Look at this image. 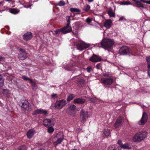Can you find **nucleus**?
Wrapping results in <instances>:
<instances>
[{
  "instance_id": "nucleus-1",
  "label": "nucleus",
  "mask_w": 150,
  "mask_h": 150,
  "mask_svg": "<svg viewBox=\"0 0 150 150\" xmlns=\"http://www.w3.org/2000/svg\"><path fill=\"white\" fill-rule=\"evenodd\" d=\"M114 44V42L111 39L106 38L103 39L100 43L102 47L108 51L112 48Z\"/></svg>"
},
{
  "instance_id": "nucleus-2",
  "label": "nucleus",
  "mask_w": 150,
  "mask_h": 150,
  "mask_svg": "<svg viewBox=\"0 0 150 150\" xmlns=\"http://www.w3.org/2000/svg\"><path fill=\"white\" fill-rule=\"evenodd\" d=\"M66 104V101L64 99L57 100L54 104H52L50 106L52 109H61L64 107Z\"/></svg>"
},
{
  "instance_id": "nucleus-3",
  "label": "nucleus",
  "mask_w": 150,
  "mask_h": 150,
  "mask_svg": "<svg viewBox=\"0 0 150 150\" xmlns=\"http://www.w3.org/2000/svg\"><path fill=\"white\" fill-rule=\"evenodd\" d=\"M54 139L56 140L54 142V146H56L58 144H60L64 139L63 134L62 132H59L55 136Z\"/></svg>"
},
{
  "instance_id": "nucleus-4",
  "label": "nucleus",
  "mask_w": 150,
  "mask_h": 150,
  "mask_svg": "<svg viewBox=\"0 0 150 150\" xmlns=\"http://www.w3.org/2000/svg\"><path fill=\"white\" fill-rule=\"evenodd\" d=\"M119 53L120 55H125L126 54H132L133 52L128 47L123 46L120 48L119 51Z\"/></svg>"
},
{
  "instance_id": "nucleus-5",
  "label": "nucleus",
  "mask_w": 150,
  "mask_h": 150,
  "mask_svg": "<svg viewBox=\"0 0 150 150\" xmlns=\"http://www.w3.org/2000/svg\"><path fill=\"white\" fill-rule=\"evenodd\" d=\"M80 120L81 122L83 124L88 117V114L87 111L82 109L81 111Z\"/></svg>"
},
{
  "instance_id": "nucleus-6",
  "label": "nucleus",
  "mask_w": 150,
  "mask_h": 150,
  "mask_svg": "<svg viewBox=\"0 0 150 150\" xmlns=\"http://www.w3.org/2000/svg\"><path fill=\"white\" fill-rule=\"evenodd\" d=\"M19 105L24 109L26 110H28L30 107V104L27 100H21V103H19Z\"/></svg>"
},
{
  "instance_id": "nucleus-7",
  "label": "nucleus",
  "mask_w": 150,
  "mask_h": 150,
  "mask_svg": "<svg viewBox=\"0 0 150 150\" xmlns=\"http://www.w3.org/2000/svg\"><path fill=\"white\" fill-rule=\"evenodd\" d=\"M43 123L45 127H48L49 126L53 125L55 123V120L53 119H46L44 120Z\"/></svg>"
},
{
  "instance_id": "nucleus-8",
  "label": "nucleus",
  "mask_w": 150,
  "mask_h": 150,
  "mask_svg": "<svg viewBox=\"0 0 150 150\" xmlns=\"http://www.w3.org/2000/svg\"><path fill=\"white\" fill-rule=\"evenodd\" d=\"M101 81L104 85H110L112 83L113 80L112 78H103L101 79Z\"/></svg>"
},
{
  "instance_id": "nucleus-9",
  "label": "nucleus",
  "mask_w": 150,
  "mask_h": 150,
  "mask_svg": "<svg viewBox=\"0 0 150 150\" xmlns=\"http://www.w3.org/2000/svg\"><path fill=\"white\" fill-rule=\"evenodd\" d=\"M89 59L93 62H97L100 61L101 60V57L93 54V56L90 58Z\"/></svg>"
},
{
  "instance_id": "nucleus-10",
  "label": "nucleus",
  "mask_w": 150,
  "mask_h": 150,
  "mask_svg": "<svg viewBox=\"0 0 150 150\" xmlns=\"http://www.w3.org/2000/svg\"><path fill=\"white\" fill-rule=\"evenodd\" d=\"M62 32L63 33L66 34L70 33L72 29L70 25L67 24L64 28H61Z\"/></svg>"
},
{
  "instance_id": "nucleus-11",
  "label": "nucleus",
  "mask_w": 150,
  "mask_h": 150,
  "mask_svg": "<svg viewBox=\"0 0 150 150\" xmlns=\"http://www.w3.org/2000/svg\"><path fill=\"white\" fill-rule=\"evenodd\" d=\"M147 116L146 113L144 112L141 119L139 121L138 124L139 125H142L145 124L147 121Z\"/></svg>"
},
{
  "instance_id": "nucleus-12",
  "label": "nucleus",
  "mask_w": 150,
  "mask_h": 150,
  "mask_svg": "<svg viewBox=\"0 0 150 150\" xmlns=\"http://www.w3.org/2000/svg\"><path fill=\"white\" fill-rule=\"evenodd\" d=\"M123 117H120L116 121L114 125V127L116 128L121 126L123 122Z\"/></svg>"
},
{
  "instance_id": "nucleus-13",
  "label": "nucleus",
  "mask_w": 150,
  "mask_h": 150,
  "mask_svg": "<svg viewBox=\"0 0 150 150\" xmlns=\"http://www.w3.org/2000/svg\"><path fill=\"white\" fill-rule=\"evenodd\" d=\"M20 52V54L19 55V59L21 60H23L26 58L27 54L25 50L21 48L19 49Z\"/></svg>"
},
{
  "instance_id": "nucleus-14",
  "label": "nucleus",
  "mask_w": 150,
  "mask_h": 150,
  "mask_svg": "<svg viewBox=\"0 0 150 150\" xmlns=\"http://www.w3.org/2000/svg\"><path fill=\"white\" fill-rule=\"evenodd\" d=\"M90 46L89 44H87L84 42H82L77 47V48L78 50L82 51L88 48Z\"/></svg>"
},
{
  "instance_id": "nucleus-15",
  "label": "nucleus",
  "mask_w": 150,
  "mask_h": 150,
  "mask_svg": "<svg viewBox=\"0 0 150 150\" xmlns=\"http://www.w3.org/2000/svg\"><path fill=\"white\" fill-rule=\"evenodd\" d=\"M141 141L143 140L147 136V133L145 131L137 132Z\"/></svg>"
},
{
  "instance_id": "nucleus-16",
  "label": "nucleus",
  "mask_w": 150,
  "mask_h": 150,
  "mask_svg": "<svg viewBox=\"0 0 150 150\" xmlns=\"http://www.w3.org/2000/svg\"><path fill=\"white\" fill-rule=\"evenodd\" d=\"M23 37L25 40H29L32 37V33L30 32H27L23 35Z\"/></svg>"
},
{
  "instance_id": "nucleus-17",
  "label": "nucleus",
  "mask_w": 150,
  "mask_h": 150,
  "mask_svg": "<svg viewBox=\"0 0 150 150\" xmlns=\"http://www.w3.org/2000/svg\"><path fill=\"white\" fill-rule=\"evenodd\" d=\"M35 131L33 129L29 130L27 133V136L29 139L31 138L34 136Z\"/></svg>"
},
{
  "instance_id": "nucleus-18",
  "label": "nucleus",
  "mask_w": 150,
  "mask_h": 150,
  "mask_svg": "<svg viewBox=\"0 0 150 150\" xmlns=\"http://www.w3.org/2000/svg\"><path fill=\"white\" fill-rule=\"evenodd\" d=\"M86 101V100L81 98H78L75 99L74 100V102L75 103L83 104Z\"/></svg>"
},
{
  "instance_id": "nucleus-19",
  "label": "nucleus",
  "mask_w": 150,
  "mask_h": 150,
  "mask_svg": "<svg viewBox=\"0 0 150 150\" xmlns=\"http://www.w3.org/2000/svg\"><path fill=\"white\" fill-rule=\"evenodd\" d=\"M112 24V22L110 20H106L104 23V26L107 28H109L110 27Z\"/></svg>"
},
{
  "instance_id": "nucleus-20",
  "label": "nucleus",
  "mask_w": 150,
  "mask_h": 150,
  "mask_svg": "<svg viewBox=\"0 0 150 150\" xmlns=\"http://www.w3.org/2000/svg\"><path fill=\"white\" fill-rule=\"evenodd\" d=\"M132 140L133 142H139L141 141L137 132L133 136Z\"/></svg>"
},
{
  "instance_id": "nucleus-21",
  "label": "nucleus",
  "mask_w": 150,
  "mask_h": 150,
  "mask_svg": "<svg viewBox=\"0 0 150 150\" xmlns=\"http://www.w3.org/2000/svg\"><path fill=\"white\" fill-rule=\"evenodd\" d=\"M118 148L117 145H112L109 147L108 150H117Z\"/></svg>"
},
{
  "instance_id": "nucleus-22",
  "label": "nucleus",
  "mask_w": 150,
  "mask_h": 150,
  "mask_svg": "<svg viewBox=\"0 0 150 150\" xmlns=\"http://www.w3.org/2000/svg\"><path fill=\"white\" fill-rule=\"evenodd\" d=\"M121 147L125 149H130L131 148L130 147L128 144H125L121 145Z\"/></svg>"
},
{
  "instance_id": "nucleus-23",
  "label": "nucleus",
  "mask_w": 150,
  "mask_h": 150,
  "mask_svg": "<svg viewBox=\"0 0 150 150\" xmlns=\"http://www.w3.org/2000/svg\"><path fill=\"white\" fill-rule=\"evenodd\" d=\"M108 12L109 15L110 17L115 16V13L113 12L112 10V9H109Z\"/></svg>"
},
{
  "instance_id": "nucleus-24",
  "label": "nucleus",
  "mask_w": 150,
  "mask_h": 150,
  "mask_svg": "<svg viewBox=\"0 0 150 150\" xmlns=\"http://www.w3.org/2000/svg\"><path fill=\"white\" fill-rule=\"evenodd\" d=\"M103 133L105 136H108L110 134V131L108 129H105L104 130Z\"/></svg>"
},
{
  "instance_id": "nucleus-25",
  "label": "nucleus",
  "mask_w": 150,
  "mask_h": 150,
  "mask_svg": "<svg viewBox=\"0 0 150 150\" xmlns=\"http://www.w3.org/2000/svg\"><path fill=\"white\" fill-rule=\"evenodd\" d=\"M10 11L11 13L13 14H16L19 12V10L15 8H13L11 9Z\"/></svg>"
},
{
  "instance_id": "nucleus-26",
  "label": "nucleus",
  "mask_w": 150,
  "mask_h": 150,
  "mask_svg": "<svg viewBox=\"0 0 150 150\" xmlns=\"http://www.w3.org/2000/svg\"><path fill=\"white\" fill-rule=\"evenodd\" d=\"M30 83L31 84L33 89H36L37 88V86L35 83L32 80H30Z\"/></svg>"
},
{
  "instance_id": "nucleus-27",
  "label": "nucleus",
  "mask_w": 150,
  "mask_h": 150,
  "mask_svg": "<svg viewBox=\"0 0 150 150\" xmlns=\"http://www.w3.org/2000/svg\"><path fill=\"white\" fill-rule=\"evenodd\" d=\"M76 109V106L74 105H71L69 107V110L71 111H74Z\"/></svg>"
},
{
  "instance_id": "nucleus-28",
  "label": "nucleus",
  "mask_w": 150,
  "mask_h": 150,
  "mask_svg": "<svg viewBox=\"0 0 150 150\" xmlns=\"http://www.w3.org/2000/svg\"><path fill=\"white\" fill-rule=\"evenodd\" d=\"M90 8V6L88 5H85L83 8V10L87 12L88 11Z\"/></svg>"
},
{
  "instance_id": "nucleus-29",
  "label": "nucleus",
  "mask_w": 150,
  "mask_h": 150,
  "mask_svg": "<svg viewBox=\"0 0 150 150\" xmlns=\"http://www.w3.org/2000/svg\"><path fill=\"white\" fill-rule=\"evenodd\" d=\"M75 97V95L73 94H71L68 96L67 100L68 101H70Z\"/></svg>"
},
{
  "instance_id": "nucleus-30",
  "label": "nucleus",
  "mask_w": 150,
  "mask_h": 150,
  "mask_svg": "<svg viewBox=\"0 0 150 150\" xmlns=\"http://www.w3.org/2000/svg\"><path fill=\"white\" fill-rule=\"evenodd\" d=\"M136 3L137 4V7H142L143 8H144L143 4H142L138 0L137 1Z\"/></svg>"
},
{
  "instance_id": "nucleus-31",
  "label": "nucleus",
  "mask_w": 150,
  "mask_h": 150,
  "mask_svg": "<svg viewBox=\"0 0 150 150\" xmlns=\"http://www.w3.org/2000/svg\"><path fill=\"white\" fill-rule=\"evenodd\" d=\"M70 11L71 12H80V10L78 8H71L70 9Z\"/></svg>"
},
{
  "instance_id": "nucleus-32",
  "label": "nucleus",
  "mask_w": 150,
  "mask_h": 150,
  "mask_svg": "<svg viewBox=\"0 0 150 150\" xmlns=\"http://www.w3.org/2000/svg\"><path fill=\"white\" fill-rule=\"evenodd\" d=\"M4 80L2 78L1 75H0V87L4 85Z\"/></svg>"
},
{
  "instance_id": "nucleus-33",
  "label": "nucleus",
  "mask_w": 150,
  "mask_h": 150,
  "mask_svg": "<svg viewBox=\"0 0 150 150\" xmlns=\"http://www.w3.org/2000/svg\"><path fill=\"white\" fill-rule=\"evenodd\" d=\"M65 4V3L64 1L61 0L60 1V2L57 4V5L59 6H64Z\"/></svg>"
},
{
  "instance_id": "nucleus-34",
  "label": "nucleus",
  "mask_w": 150,
  "mask_h": 150,
  "mask_svg": "<svg viewBox=\"0 0 150 150\" xmlns=\"http://www.w3.org/2000/svg\"><path fill=\"white\" fill-rule=\"evenodd\" d=\"M66 18L67 20V24L70 25V23L71 22L70 17L69 16H67L66 17Z\"/></svg>"
},
{
  "instance_id": "nucleus-35",
  "label": "nucleus",
  "mask_w": 150,
  "mask_h": 150,
  "mask_svg": "<svg viewBox=\"0 0 150 150\" xmlns=\"http://www.w3.org/2000/svg\"><path fill=\"white\" fill-rule=\"evenodd\" d=\"M40 114H43L44 115H46L47 114V111L42 109H40Z\"/></svg>"
},
{
  "instance_id": "nucleus-36",
  "label": "nucleus",
  "mask_w": 150,
  "mask_h": 150,
  "mask_svg": "<svg viewBox=\"0 0 150 150\" xmlns=\"http://www.w3.org/2000/svg\"><path fill=\"white\" fill-rule=\"evenodd\" d=\"M54 131V129L52 127H50L48 129V132L49 133H52Z\"/></svg>"
},
{
  "instance_id": "nucleus-37",
  "label": "nucleus",
  "mask_w": 150,
  "mask_h": 150,
  "mask_svg": "<svg viewBox=\"0 0 150 150\" xmlns=\"http://www.w3.org/2000/svg\"><path fill=\"white\" fill-rule=\"evenodd\" d=\"M97 99L96 98H90V100L92 102L94 103L97 102Z\"/></svg>"
},
{
  "instance_id": "nucleus-38",
  "label": "nucleus",
  "mask_w": 150,
  "mask_h": 150,
  "mask_svg": "<svg viewBox=\"0 0 150 150\" xmlns=\"http://www.w3.org/2000/svg\"><path fill=\"white\" fill-rule=\"evenodd\" d=\"M40 109H38L34 111L33 115H37L40 114Z\"/></svg>"
},
{
  "instance_id": "nucleus-39",
  "label": "nucleus",
  "mask_w": 150,
  "mask_h": 150,
  "mask_svg": "<svg viewBox=\"0 0 150 150\" xmlns=\"http://www.w3.org/2000/svg\"><path fill=\"white\" fill-rule=\"evenodd\" d=\"M52 98L53 99H55L57 98L58 96L57 94L53 93L51 95Z\"/></svg>"
},
{
  "instance_id": "nucleus-40",
  "label": "nucleus",
  "mask_w": 150,
  "mask_h": 150,
  "mask_svg": "<svg viewBox=\"0 0 150 150\" xmlns=\"http://www.w3.org/2000/svg\"><path fill=\"white\" fill-rule=\"evenodd\" d=\"M131 3L129 1H124L122 2V3L121 4L122 5H128L131 4Z\"/></svg>"
},
{
  "instance_id": "nucleus-41",
  "label": "nucleus",
  "mask_w": 150,
  "mask_h": 150,
  "mask_svg": "<svg viewBox=\"0 0 150 150\" xmlns=\"http://www.w3.org/2000/svg\"><path fill=\"white\" fill-rule=\"evenodd\" d=\"M146 59L148 65L150 66V56L146 57Z\"/></svg>"
},
{
  "instance_id": "nucleus-42",
  "label": "nucleus",
  "mask_w": 150,
  "mask_h": 150,
  "mask_svg": "<svg viewBox=\"0 0 150 150\" xmlns=\"http://www.w3.org/2000/svg\"><path fill=\"white\" fill-rule=\"evenodd\" d=\"M22 78L24 80L27 81L28 80L30 81V80H32L31 79H30V78H28V77L25 76H22Z\"/></svg>"
},
{
  "instance_id": "nucleus-43",
  "label": "nucleus",
  "mask_w": 150,
  "mask_h": 150,
  "mask_svg": "<svg viewBox=\"0 0 150 150\" xmlns=\"http://www.w3.org/2000/svg\"><path fill=\"white\" fill-rule=\"evenodd\" d=\"M92 20L89 17L88 18L86 19V22L88 24H90Z\"/></svg>"
},
{
  "instance_id": "nucleus-44",
  "label": "nucleus",
  "mask_w": 150,
  "mask_h": 150,
  "mask_svg": "<svg viewBox=\"0 0 150 150\" xmlns=\"http://www.w3.org/2000/svg\"><path fill=\"white\" fill-rule=\"evenodd\" d=\"M86 71L88 72H90L92 70V69L91 67H88L86 69Z\"/></svg>"
},
{
  "instance_id": "nucleus-45",
  "label": "nucleus",
  "mask_w": 150,
  "mask_h": 150,
  "mask_svg": "<svg viewBox=\"0 0 150 150\" xmlns=\"http://www.w3.org/2000/svg\"><path fill=\"white\" fill-rule=\"evenodd\" d=\"M141 1L144 3L149 4H150V0L149 1H146L144 0H140Z\"/></svg>"
},
{
  "instance_id": "nucleus-46",
  "label": "nucleus",
  "mask_w": 150,
  "mask_h": 150,
  "mask_svg": "<svg viewBox=\"0 0 150 150\" xmlns=\"http://www.w3.org/2000/svg\"><path fill=\"white\" fill-rule=\"evenodd\" d=\"M101 64H98L96 65V68L97 69H101Z\"/></svg>"
},
{
  "instance_id": "nucleus-47",
  "label": "nucleus",
  "mask_w": 150,
  "mask_h": 150,
  "mask_svg": "<svg viewBox=\"0 0 150 150\" xmlns=\"http://www.w3.org/2000/svg\"><path fill=\"white\" fill-rule=\"evenodd\" d=\"M147 67L148 69L147 70L148 74L150 76V65H148Z\"/></svg>"
},
{
  "instance_id": "nucleus-48",
  "label": "nucleus",
  "mask_w": 150,
  "mask_h": 150,
  "mask_svg": "<svg viewBox=\"0 0 150 150\" xmlns=\"http://www.w3.org/2000/svg\"><path fill=\"white\" fill-rule=\"evenodd\" d=\"M60 32H62V30H61V29H60L57 30L55 31L56 34Z\"/></svg>"
},
{
  "instance_id": "nucleus-49",
  "label": "nucleus",
  "mask_w": 150,
  "mask_h": 150,
  "mask_svg": "<svg viewBox=\"0 0 150 150\" xmlns=\"http://www.w3.org/2000/svg\"><path fill=\"white\" fill-rule=\"evenodd\" d=\"M103 76L105 77H108L109 76V74L108 73H105L103 74Z\"/></svg>"
},
{
  "instance_id": "nucleus-50",
  "label": "nucleus",
  "mask_w": 150,
  "mask_h": 150,
  "mask_svg": "<svg viewBox=\"0 0 150 150\" xmlns=\"http://www.w3.org/2000/svg\"><path fill=\"white\" fill-rule=\"evenodd\" d=\"M123 20H126V19L123 16L121 17L119 19V21H122Z\"/></svg>"
},
{
  "instance_id": "nucleus-51",
  "label": "nucleus",
  "mask_w": 150,
  "mask_h": 150,
  "mask_svg": "<svg viewBox=\"0 0 150 150\" xmlns=\"http://www.w3.org/2000/svg\"><path fill=\"white\" fill-rule=\"evenodd\" d=\"M117 143L118 144L120 145V146L121 147V145H123V144H122V141L120 140H119L118 141V142H117Z\"/></svg>"
},
{
  "instance_id": "nucleus-52",
  "label": "nucleus",
  "mask_w": 150,
  "mask_h": 150,
  "mask_svg": "<svg viewBox=\"0 0 150 150\" xmlns=\"http://www.w3.org/2000/svg\"><path fill=\"white\" fill-rule=\"evenodd\" d=\"M32 6V5H26L25 6V7L28 8H30L31 6Z\"/></svg>"
},
{
  "instance_id": "nucleus-53",
  "label": "nucleus",
  "mask_w": 150,
  "mask_h": 150,
  "mask_svg": "<svg viewBox=\"0 0 150 150\" xmlns=\"http://www.w3.org/2000/svg\"><path fill=\"white\" fill-rule=\"evenodd\" d=\"M4 57H0V61H1L4 60Z\"/></svg>"
},
{
  "instance_id": "nucleus-54",
  "label": "nucleus",
  "mask_w": 150,
  "mask_h": 150,
  "mask_svg": "<svg viewBox=\"0 0 150 150\" xmlns=\"http://www.w3.org/2000/svg\"><path fill=\"white\" fill-rule=\"evenodd\" d=\"M88 1L89 2H92L93 1V0H88Z\"/></svg>"
},
{
  "instance_id": "nucleus-55",
  "label": "nucleus",
  "mask_w": 150,
  "mask_h": 150,
  "mask_svg": "<svg viewBox=\"0 0 150 150\" xmlns=\"http://www.w3.org/2000/svg\"><path fill=\"white\" fill-rule=\"evenodd\" d=\"M73 34L75 36H76V37H77V34L76 33H74V32H73Z\"/></svg>"
},
{
  "instance_id": "nucleus-56",
  "label": "nucleus",
  "mask_w": 150,
  "mask_h": 150,
  "mask_svg": "<svg viewBox=\"0 0 150 150\" xmlns=\"http://www.w3.org/2000/svg\"><path fill=\"white\" fill-rule=\"evenodd\" d=\"M6 1H11L12 0H5Z\"/></svg>"
},
{
  "instance_id": "nucleus-57",
  "label": "nucleus",
  "mask_w": 150,
  "mask_h": 150,
  "mask_svg": "<svg viewBox=\"0 0 150 150\" xmlns=\"http://www.w3.org/2000/svg\"><path fill=\"white\" fill-rule=\"evenodd\" d=\"M133 1L135 2V3L136 2V1H137V0H132Z\"/></svg>"
},
{
  "instance_id": "nucleus-58",
  "label": "nucleus",
  "mask_w": 150,
  "mask_h": 150,
  "mask_svg": "<svg viewBox=\"0 0 150 150\" xmlns=\"http://www.w3.org/2000/svg\"><path fill=\"white\" fill-rule=\"evenodd\" d=\"M140 106H141V107L142 108H143L144 107V105H140Z\"/></svg>"
},
{
  "instance_id": "nucleus-59",
  "label": "nucleus",
  "mask_w": 150,
  "mask_h": 150,
  "mask_svg": "<svg viewBox=\"0 0 150 150\" xmlns=\"http://www.w3.org/2000/svg\"><path fill=\"white\" fill-rule=\"evenodd\" d=\"M5 91H7V92H8V90H5Z\"/></svg>"
}]
</instances>
